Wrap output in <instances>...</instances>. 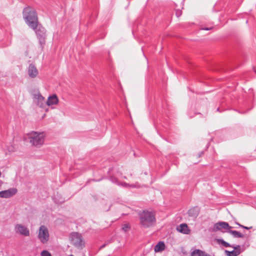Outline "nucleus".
<instances>
[{"mask_svg": "<svg viewBox=\"0 0 256 256\" xmlns=\"http://www.w3.org/2000/svg\"><path fill=\"white\" fill-rule=\"evenodd\" d=\"M182 12L180 11H177L176 12V16L177 17H179L181 15Z\"/></svg>", "mask_w": 256, "mask_h": 256, "instance_id": "nucleus-22", "label": "nucleus"}, {"mask_svg": "<svg viewBox=\"0 0 256 256\" xmlns=\"http://www.w3.org/2000/svg\"><path fill=\"white\" fill-rule=\"evenodd\" d=\"M72 240L74 244L78 248H82L84 246V242L80 234L74 232L72 234Z\"/></svg>", "mask_w": 256, "mask_h": 256, "instance_id": "nucleus-5", "label": "nucleus"}, {"mask_svg": "<svg viewBox=\"0 0 256 256\" xmlns=\"http://www.w3.org/2000/svg\"><path fill=\"white\" fill-rule=\"evenodd\" d=\"M23 18L29 27L36 29L38 26V18L36 10L31 7L25 8L23 10Z\"/></svg>", "mask_w": 256, "mask_h": 256, "instance_id": "nucleus-1", "label": "nucleus"}, {"mask_svg": "<svg viewBox=\"0 0 256 256\" xmlns=\"http://www.w3.org/2000/svg\"><path fill=\"white\" fill-rule=\"evenodd\" d=\"M33 30L35 31L38 38L40 44H44V38L46 37V30L44 28L38 25V26L36 29Z\"/></svg>", "mask_w": 256, "mask_h": 256, "instance_id": "nucleus-7", "label": "nucleus"}, {"mask_svg": "<svg viewBox=\"0 0 256 256\" xmlns=\"http://www.w3.org/2000/svg\"><path fill=\"white\" fill-rule=\"evenodd\" d=\"M212 28H202V30H211Z\"/></svg>", "mask_w": 256, "mask_h": 256, "instance_id": "nucleus-24", "label": "nucleus"}, {"mask_svg": "<svg viewBox=\"0 0 256 256\" xmlns=\"http://www.w3.org/2000/svg\"><path fill=\"white\" fill-rule=\"evenodd\" d=\"M28 72L29 76L32 78H36L38 73L37 68L32 64L29 65Z\"/></svg>", "mask_w": 256, "mask_h": 256, "instance_id": "nucleus-12", "label": "nucleus"}, {"mask_svg": "<svg viewBox=\"0 0 256 256\" xmlns=\"http://www.w3.org/2000/svg\"><path fill=\"white\" fill-rule=\"evenodd\" d=\"M38 238L42 244H46L50 239V233L48 228L42 225L38 230Z\"/></svg>", "mask_w": 256, "mask_h": 256, "instance_id": "nucleus-4", "label": "nucleus"}, {"mask_svg": "<svg viewBox=\"0 0 256 256\" xmlns=\"http://www.w3.org/2000/svg\"><path fill=\"white\" fill-rule=\"evenodd\" d=\"M232 228L226 222H219L214 225V230H220L222 228L228 230Z\"/></svg>", "mask_w": 256, "mask_h": 256, "instance_id": "nucleus-11", "label": "nucleus"}, {"mask_svg": "<svg viewBox=\"0 0 256 256\" xmlns=\"http://www.w3.org/2000/svg\"><path fill=\"white\" fill-rule=\"evenodd\" d=\"M120 184L124 188H135L136 186L134 184H130L125 182H122L120 184Z\"/></svg>", "mask_w": 256, "mask_h": 256, "instance_id": "nucleus-19", "label": "nucleus"}, {"mask_svg": "<svg viewBox=\"0 0 256 256\" xmlns=\"http://www.w3.org/2000/svg\"><path fill=\"white\" fill-rule=\"evenodd\" d=\"M130 229V226L128 224H125L122 226V230L125 232L128 231Z\"/></svg>", "mask_w": 256, "mask_h": 256, "instance_id": "nucleus-20", "label": "nucleus"}, {"mask_svg": "<svg viewBox=\"0 0 256 256\" xmlns=\"http://www.w3.org/2000/svg\"><path fill=\"white\" fill-rule=\"evenodd\" d=\"M73 256L72 254H70V256Z\"/></svg>", "mask_w": 256, "mask_h": 256, "instance_id": "nucleus-26", "label": "nucleus"}, {"mask_svg": "<svg viewBox=\"0 0 256 256\" xmlns=\"http://www.w3.org/2000/svg\"><path fill=\"white\" fill-rule=\"evenodd\" d=\"M234 248V250L232 251H229L225 250L224 253L227 256H238L241 253V246L240 245H236V246H232Z\"/></svg>", "mask_w": 256, "mask_h": 256, "instance_id": "nucleus-10", "label": "nucleus"}, {"mask_svg": "<svg viewBox=\"0 0 256 256\" xmlns=\"http://www.w3.org/2000/svg\"><path fill=\"white\" fill-rule=\"evenodd\" d=\"M104 246H105V245H103V246H100V248H103Z\"/></svg>", "mask_w": 256, "mask_h": 256, "instance_id": "nucleus-25", "label": "nucleus"}, {"mask_svg": "<svg viewBox=\"0 0 256 256\" xmlns=\"http://www.w3.org/2000/svg\"><path fill=\"white\" fill-rule=\"evenodd\" d=\"M41 256H52L50 253L46 250H42L40 253Z\"/></svg>", "mask_w": 256, "mask_h": 256, "instance_id": "nucleus-21", "label": "nucleus"}, {"mask_svg": "<svg viewBox=\"0 0 256 256\" xmlns=\"http://www.w3.org/2000/svg\"><path fill=\"white\" fill-rule=\"evenodd\" d=\"M218 242L220 244H221L222 245L224 246L226 248L232 247V246H231L229 243L225 242L222 239L218 240Z\"/></svg>", "mask_w": 256, "mask_h": 256, "instance_id": "nucleus-18", "label": "nucleus"}, {"mask_svg": "<svg viewBox=\"0 0 256 256\" xmlns=\"http://www.w3.org/2000/svg\"><path fill=\"white\" fill-rule=\"evenodd\" d=\"M176 230L180 233L186 234H189L190 232V230L186 224H182L178 226Z\"/></svg>", "mask_w": 256, "mask_h": 256, "instance_id": "nucleus-14", "label": "nucleus"}, {"mask_svg": "<svg viewBox=\"0 0 256 256\" xmlns=\"http://www.w3.org/2000/svg\"><path fill=\"white\" fill-rule=\"evenodd\" d=\"M191 256H207V255L200 250H196L192 252Z\"/></svg>", "mask_w": 256, "mask_h": 256, "instance_id": "nucleus-17", "label": "nucleus"}, {"mask_svg": "<svg viewBox=\"0 0 256 256\" xmlns=\"http://www.w3.org/2000/svg\"><path fill=\"white\" fill-rule=\"evenodd\" d=\"M58 99L56 94H54L48 97L46 104L48 106H52L58 104Z\"/></svg>", "mask_w": 256, "mask_h": 256, "instance_id": "nucleus-13", "label": "nucleus"}, {"mask_svg": "<svg viewBox=\"0 0 256 256\" xmlns=\"http://www.w3.org/2000/svg\"><path fill=\"white\" fill-rule=\"evenodd\" d=\"M237 224H238L240 226L242 227V228H244L245 229H249L250 228H249L243 226L239 224L238 223H237Z\"/></svg>", "mask_w": 256, "mask_h": 256, "instance_id": "nucleus-23", "label": "nucleus"}, {"mask_svg": "<svg viewBox=\"0 0 256 256\" xmlns=\"http://www.w3.org/2000/svg\"><path fill=\"white\" fill-rule=\"evenodd\" d=\"M165 244L163 242H158L154 246V252H161L165 249Z\"/></svg>", "mask_w": 256, "mask_h": 256, "instance_id": "nucleus-15", "label": "nucleus"}, {"mask_svg": "<svg viewBox=\"0 0 256 256\" xmlns=\"http://www.w3.org/2000/svg\"><path fill=\"white\" fill-rule=\"evenodd\" d=\"M45 135L44 132L32 131L26 134V139L34 146L40 148L44 144Z\"/></svg>", "mask_w": 256, "mask_h": 256, "instance_id": "nucleus-3", "label": "nucleus"}, {"mask_svg": "<svg viewBox=\"0 0 256 256\" xmlns=\"http://www.w3.org/2000/svg\"><path fill=\"white\" fill-rule=\"evenodd\" d=\"M228 232L232 234L234 238H242L244 236L243 234L238 231L232 230L230 229L229 230H228Z\"/></svg>", "mask_w": 256, "mask_h": 256, "instance_id": "nucleus-16", "label": "nucleus"}, {"mask_svg": "<svg viewBox=\"0 0 256 256\" xmlns=\"http://www.w3.org/2000/svg\"><path fill=\"white\" fill-rule=\"evenodd\" d=\"M140 225L145 228L152 226L156 222L155 214L152 211L144 210L139 214Z\"/></svg>", "mask_w": 256, "mask_h": 256, "instance_id": "nucleus-2", "label": "nucleus"}, {"mask_svg": "<svg viewBox=\"0 0 256 256\" xmlns=\"http://www.w3.org/2000/svg\"><path fill=\"white\" fill-rule=\"evenodd\" d=\"M14 232L16 234L24 236H28L30 235L29 229L22 224H16L14 226Z\"/></svg>", "mask_w": 256, "mask_h": 256, "instance_id": "nucleus-6", "label": "nucleus"}, {"mask_svg": "<svg viewBox=\"0 0 256 256\" xmlns=\"http://www.w3.org/2000/svg\"><path fill=\"white\" fill-rule=\"evenodd\" d=\"M17 192V190L15 188H12L8 190L0 192V198H10L14 195Z\"/></svg>", "mask_w": 256, "mask_h": 256, "instance_id": "nucleus-9", "label": "nucleus"}, {"mask_svg": "<svg viewBox=\"0 0 256 256\" xmlns=\"http://www.w3.org/2000/svg\"><path fill=\"white\" fill-rule=\"evenodd\" d=\"M34 101L40 108H44L46 103L44 98L39 92L34 94Z\"/></svg>", "mask_w": 256, "mask_h": 256, "instance_id": "nucleus-8", "label": "nucleus"}]
</instances>
